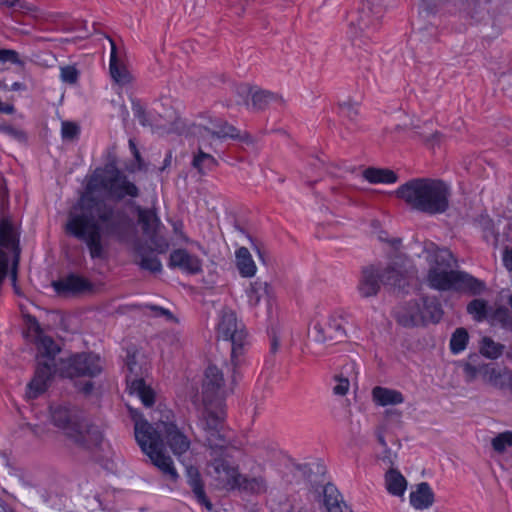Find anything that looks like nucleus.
<instances>
[{
	"mask_svg": "<svg viewBox=\"0 0 512 512\" xmlns=\"http://www.w3.org/2000/svg\"><path fill=\"white\" fill-rule=\"evenodd\" d=\"M79 126L73 122H62L61 134L62 138L66 140H73L79 135Z\"/></svg>",
	"mask_w": 512,
	"mask_h": 512,
	"instance_id": "obj_51",
	"label": "nucleus"
},
{
	"mask_svg": "<svg viewBox=\"0 0 512 512\" xmlns=\"http://www.w3.org/2000/svg\"><path fill=\"white\" fill-rule=\"evenodd\" d=\"M252 104L251 107L253 110L260 111L266 109L271 103H279L282 104L283 100L280 96L267 91V90H257L251 95Z\"/></svg>",
	"mask_w": 512,
	"mask_h": 512,
	"instance_id": "obj_37",
	"label": "nucleus"
},
{
	"mask_svg": "<svg viewBox=\"0 0 512 512\" xmlns=\"http://www.w3.org/2000/svg\"><path fill=\"white\" fill-rule=\"evenodd\" d=\"M395 318L397 323L403 327L411 328L424 326L421 298L411 300L400 306L395 312Z\"/></svg>",
	"mask_w": 512,
	"mask_h": 512,
	"instance_id": "obj_18",
	"label": "nucleus"
},
{
	"mask_svg": "<svg viewBox=\"0 0 512 512\" xmlns=\"http://www.w3.org/2000/svg\"><path fill=\"white\" fill-rule=\"evenodd\" d=\"M40 345L44 350L45 356L48 358L46 362L54 363V357L60 351L58 345L49 336H44L40 339Z\"/></svg>",
	"mask_w": 512,
	"mask_h": 512,
	"instance_id": "obj_48",
	"label": "nucleus"
},
{
	"mask_svg": "<svg viewBox=\"0 0 512 512\" xmlns=\"http://www.w3.org/2000/svg\"><path fill=\"white\" fill-rule=\"evenodd\" d=\"M469 342V334L463 327L457 328L450 338V351L452 354L457 355L463 352Z\"/></svg>",
	"mask_w": 512,
	"mask_h": 512,
	"instance_id": "obj_43",
	"label": "nucleus"
},
{
	"mask_svg": "<svg viewBox=\"0 0 512 512\" xmlns=\"http://www.w3.org/2000/svg\"><path fill=\"white\" fill-rule=\"evenodd\" d=\"M466 311L474 321L483 322L488 316V302L482 298H475L467 304Z\"/></svg>",
	"mask_w": 512,
	"mask_h": 512,
	"instance_id": "obj_40",
	"label": "nucleus"
},
{
	"mask_svg": "<svg viewBox=\"0 0 512 512\" xmlns=\"http://www.w3.org/2000/svg\"><path fill=\"white\" fill-rule=\"evenodd\" d=\"M380 11L374 12L370 2H363L361 7L349 14L348 35L353 46L366 48L372 41L380 26Z\"/></svg>",
	"mask_w": 512,
	"mask_h": 512,
	"instance_id": "obj_7",
	"label": "nucleus"
},
{
	"mask_svg": "<svg viewBox=\"0 0 512 512\" xmlns=\"http://www.w3.org/2000/svg\"><path fill=\"white\" fill-rule=\"evenodd\" d=\"M134 251L141 258L138 263L141 269L150 271L152 273L161 272V261L156 256L146 255V248L141 242H135Z\"/></svg>",
	"mask_w": 512,
	"mask_h": 512,
	"instance_id": "obj_32",
	"label": "nucleus"
},
{
	"mask_svg": "<svg viewBox=\"0 0 512 512\" xmlns=\"http://www.w3.org/2000/svg\"><path fill=\"white\" fill-rule=\"evenodd\" d=\"M52 285L54 290L60 295H77L90 292L93 289V285L88 279L74 273L54 281Z\"/></svg>",
	"mask_w": 512,
	"mask_h": 512,
	"instance_id": "obj_19",
	"label": "nucleus"
},
{
	"mask_svg": "<svg viewBox=\"0 0 512 512\" xmlns=\"http://www.w3.org/2000/svg\"><path fill=\"white\" fill-rule=\"evenodd\" d=\"M60 371L67 378L95 377L102 371L101 359L91 352L77 353L61 361Z\"/></svg>",
	"mask_w": 512,
	"mask_h": 512,
	"instance_id": "obj_8",
	"label": "nucleus"
},
{
	"mask_svg": "<svg viewBox=\"0 0 512 512\" xmlns=\"http://www.w3.org/2000/svg\"><path fill=\"white\" fill-rule=\"evenodd\" d=\"M382 460L388 464H393L392 452L389 448L384 449V456L382 457Z\"/></svg>",
	"mask_w": 512,
	"mask_h": 512,
	"instance_id": "obj_61",
	"label": "nucleus"
},
{
	"mask_svg": "<svg viewBox=\"0 0 512 512\" xmlns=\"http://www.w3.org/2000/svg\"><path fill=\"white\" fill-rule=\"evenodd\" d=\"M227 449L220 448V451L209 450L210 460L208 466L213 469L215 479L224 487L235 490L240 480L241 473L237 465L227 459Z\"/></svg>",
	"mask_w": 512,
	"mask_h": 512,
	"instance_id": "obj_10",
	"label": "nucleus"
},
{
	"mask_svg": "<svg viewBox=\"0 0 512 512\" xmlns=\"http://www.w3.org/2000/svg\"><path fill=\"white\" fill-rule=\"evenodd\" d=\"M0 131L14 138H21L23 136V133L20 130L11 125H1Z\"/></svg>",
	"mask_w": 512,
	"mask_h": 512,
	"instance_id": "obj_56",
	"label": "nucleus"
},
{
	"mask_svg": "<svg viewBox=\"0 0 512 512\" xmlns=\"http://www.w3.org/2000/svg\"><path fill=\"white\" fill-rule=\"evenodd\" d=\"M132 111L135 118L142 126H150L166 133L178 131L177 117L173 110H169L165 117L159 115L160 119H156L152 117L150 113L146 112L140 101H133Z\"/></svg>",
	"mask_w": 512,
	"mask_h": 512,
	"instance_id": "obj_13",
	"label": "nucleus"
},
{
	"mask_svg": "<svg viewBox=\"0 0 512 512\" xmlns=\"http://www.w3.org/2000/svg\"><path fill=\"white\" fill-rule=\"evenodd\" d=\"M18 242V235L11 220L2 218L0 220V285L7 276L9 266V255L2 248L14 250Z\"/></svg>",
	"mask_w": 512,
	"mask_h": 512,
	"instance_id": "obj_14",
	"label": "nucleus"
},
{
	"mask_svg": "<svg viewBox=\"0 0 512 512\" xmlns=\"http://www.w3.org/2000/svg\"><path fill=\"white\" fill-rule=\"evenodd\" d=\"M138 215V223L141 225L143 234L151 236L156 234L161 222L156 212L152 209L142 208L138 206L136 208Z\"/></svg>",
	"mask_w": 512,
	"mask_h": 512,
	"instance_id": "obj_27",
	"label": "nucleus"
},
{
	"mask_svg": "<svg viewBox=\"0 0 512 512\" xmlns=\"http://www.w3.org/2000/svg\"><path fill=\"white\" fill-rule=\"evenodd\" d=\"M105 192L115 200L137 198L140 190L115 165L96 169L87 185V192L78 201V213L70 214L66 232L85 243L92 259H105L107 247L103 238L127 243L136 233L133 218L121 207L99 199L91 192Z\"/></svg>",
	"mask_w": 512,
	"mask_h": 512,
	"instance_id": "obj_1",
	"label": "nucleus"
},
{
	"mask_svg": "<svg viewBox=\"0 0 512 512\" xmlns=\"http://www.w3.org/2000/svg\"><path fill=\"white\" fill-rule=\"evenodd\" d=\"M25 89H26L25 84L21 83V82H14L10 88L11 91H19V90H25Z\"/></svg>",
	"mask_w": 512,
	"mask_h": 512,
	"instance_id": "obj_63",
	"label": "nucleus"
},
{
	"mask_svg": "<svg viewBox=\"0 0 512 512\" xmlns=\"http://www.w3.org/2000/svg\"><path fill=\"white\" fill-rule=\"evenodd\" d=\"M55 371V363L39 362L33 378L26 386L25 398L35 400L46 392Z\"/></svg>",
	"mask_w": 512,
	"mask_h": 512,
	"instance_id": "obj_15",
	"label": "nucleus"
},
{
	"mask_svg": "<svg viewBox=\"0 0 512 512\" xmlns=\"http://www.w3.org/2000/svg\"><path fill=\"white\" fill-rule=\"evenodd\" d=\"M355 363L348 362L342 367V371L334 376L336 384L333 387V393L338 396H344L348 393L350 387L349 374L354 373Z\"/></svg>",
	"mask_w": 512,
	"mask_h": 512,
	"instance_id": "obj_33",
	"label": "nucleus"
},
{
	"mask_svg": "<svg viewBox=\"0 0 512 512\" xmlns=\"http://www.w3.org/2000/svg\"><path fill=\"white\" fill-rule=\"evenodd\" d=\"M319 495H322L323 504L328 512H352L350 507L342 500V497L335 485L327 483L321 486V491L316 489Z\"/></svg>",
	"mask_w": 512,
	"mask_h": 512,
	"instance_id": "obj_24",
	"label": "nucleus"
},
{
	"mask_svg": "<svg viewBox=\"0 0 512 512\" xmlns=\"http://www.w3.org/2000/svg\"><path fill=\"white\" fill-rule=\"evenodd\" d=\"M136 358L135 353H127L126 366L129 371L126 376L127 386L130 394L139 397L144 406L152 407L155 403V393L142 378L141 366L138 365Z\"/></svg>",
	"mask_w": 512,
	"mask_h": 512,
	"instance_id": "obj_11",
	"label": "nucleus"
},
{
	"mask_svg": "<svg viewBox=\"0 0 512 512\" xmlns=\"http://www.w3.org/2000/svg\"><path fill=\"white\" fill-rule=\"evenodd\" d=\"M209 133L213 137L217 138H231V139H240V140H246L249 138L248 135L245 137H242L240 135V131L234 127L233 125L229 124L227 121L218 120L213 124V129H207Z\"/></svg>",
	"mask_w": 512,
	"mask_h": 512,
	"instance_id": "obj_35",
	"label": "nucleus"
},
{
	"mask_svg": "<svg viewBox=\"0 0 512 512\" xmlns=\"http://www.w3.org/2000/svg\"><path fill=\"white\" fill-rule=\"evenodd\" d=\"M339 115L350 121H355L359 115L358 103L347 100L338 104Z\"/></svg>",
	"mask_w": 512,
	"mask_h": 512,
	"instance_id": "obj_46",
	"label": "nucleus"
},
{
	"mask_svg": "<svg viewBox=\"0 0 512 512\" xmlns=\"http://www.w3.org/2000/svg\"><path fill=\"white\" fill-rule=\"evenodd\" d=\"M492 363L483 362L479 355L470 354L467 360L462 364L465 381L471 383L478 377L486 380Z\"/></svg>",
	"mask_w": 512,
	"mask_h": 512,
	"instance_id": "obj_23",
	"label": "nucleus"
},
{
	"mask_svg": "<svg viewBox=\"0 0 512 512\" xmlns=\"http://www.w3.org/2000/svg\"><path fill=\"white\" fill-rule=\"evenodd\" d=\"M381 283L380 272L374 266H367L361 271L357 289L363 298L374 297L378 294Z\"/></svg>",
	"mask_w": 512,
	"mask_h": 512,
	"instance_id": "obj_20",
	"label": "nucleus"
},
{
	"mask_svg": "<svg viewBox=\"0 0 512 512\" xmlns=\"http://www.w3.org/2000/svg\"><path fill=\"white\" fill-rule=\"evenodd\" d=\"M422 314L424 315V326L429 323H438L442 319L443 309L436 298L422 297Z\"/></svg>",
	"mask_w": 512,
	"mask_h": 512,
	"instance_id": "obj_30",
	"label": "nucleus"
},
{
	"mask_svg": "<svg viewBox=\"0 0 512 512\" xmlns=\"http://www.w3.org/2000/svg\"><path fill=\"white\" fill-rule=\"evenodd\" d=\"M381 282L386 285L397 286L400 285L403 275L399 269L393 266H388L382 273H380Z\"/></svg>",
	"mask_w": 512,
	"mask_h": 512,
	"instance_id": "obj_47",
	"label": "nucleus"
},
{
	"mask_svg": "<svg viewBox=\"0 0 512 512\" xmlns=\"http://www.w3.org/2000/svg\"><path fill=\"white\" fill-rule=\"evenodd\" d=\"M12 63L24 67L25 62L20 58L19 53L12 49H0V64Z\"/></svg>",
	"mask_w": 512,
	"mask_h": 512,
	"instance_id": "obj_49",
	"label": "nucleus"
},
{
	"mask_svg": "<svg viewBox=\"0 0 512 512\" xmlns=\"http://www.w3.org/2000/svg\"><path fill=\"white\" fill-rule=\"evenodd\" d=\"M79 72L74 66H65L60 70V78L68 84H75L78 81Z\"/></svg>",
	"mask_w": 512,
	"mask_h": 512,
	"instance_id": "obj_50",
	"label": "nucleus"
},
{
	"mask_svg": "<svg viewBox=\"0 0 512 512\" xmlns=\"http://www.w3.org/2000/svg\"><path fill=\"white\" fill-rule=\"evenodd\" d=\"M484 382L500 390L509 389L512 393V371L508 368L497 369L492 364Z\"/></svg>",
	"mask_w": 512,
	"mask_h": 512,
	"instance_id": "obj_26",
	"label": "nucleus"
},
{
	"mask_svg": "<svg viewBox=\"0 0 512 512\" xmlns=\"http://www.w3.org/2000/svg\"><path fill=\"white\" fill-rule=\"evenodd\" d=\"M204 409L198 420V426L204 432L205 446L214 452L220 448H229L231 441L224 431L225 404L222 400L203 403Z\"/></svg>",
	"mask_w": 512,
	"mask_h": 512,
	"instance_id": "obj_6",
	"label": "nucleus"
},
{
	"mask_svg": "<svg viewBox=\"0 0 512 512\" xmlns=\"http://www.w3.org/2000/svg\"><path fill=\"white\" fill-rule=\"evenodd\" d=\"M4 6L15 8L17 10H24L27 8V3L22 0H2V4Z\"/></svg>",
	"mask_w": 512,
	"mask_h": 512,
	"instance_id": "obj_55",
	"label": "nucleus"
},
{
	"mask_svg": "<svg viewBox=\"0 0 512 512\" xmlns=\"http://www.w3.org/2000/svg\"><path fill=\"white\" fill-rule=\"evenodd\" d=\"M236 489L252 495L264 494L269 489L267 477L265 475V467L258 466V471H251L250 474H241Z\"/></svg>",
	"mask_w": 512,
	"mask_h": 512,
	"instance_id": "obj_17",
	"label": "nucleus"
},
{
	"mask_svg": "<svg viewBox=\"0 0 512 512\" xmlns=\"http://www.w3.org/2000/svg\"><path fill=\"white\" fill-rule=\"evenodd\" d=\"M129 148L135 158V160L140 164L141 162V155H140V152L136 146V143L134 142V140L130 139L129 140Z\"/></svg>",
	"mask_w": 512,
	"mask_h": 512,
	"instance_id": "obj_57",
	"label": "nucleus"
},
{
	"mask_svg": "<svg viewBox=\"0 0 512 512\" xmlns=\"http://www.w3.org/2000/svg\"><path fill=\"white\" fill-rule=\"evenodd\" d=\"M363 178L372 184H392L397 182L398 175L387 168L369 167L363 171Z\"/></svg>",
	"mask_w": 512,
	"mask_h": 512,
	"instance_id": "obj_29",
	"label": "nucleus"
},
{
	"mask_svg": "<svg viewBox=\"0 0 512 512\" xmlns=\"http://www.w3.org/2000/svg\"><path fill=\"white\" fill-rule=\"evenodd\" d=\"M492 317L503 329L512 332V313L507 307H497Z\"/></svg>",
	"mask_w": 512,
	"mask_h": 512,
	"instance_id": "obj_44",
	"label": "nucleus"
},
{
	"mask_svg": "<svg viewBox=\"0 0 512 512\" xmlns=\"http://www.w3.org/2000/svg\"><path fill=\"white\" fill-rule=\"evenodd\" d=\"M51 420L74 444L84 449L98 447L103 440L99 426L87 419L80 420L76 411L65 406H57L51 411Z\"/></svg>",
	"mask_w": 512,
	"mask_h": 512,
	"instance_id": "obj_4",
	"label": "nucleus"
},
{
	"mask_svg": "<svg viewBox=\"0 0 512 512\" xmlns=\"http://www.w3.org/2000/svg\"><path fill=\"white\" fill-rule=\"evenodd\" d=\"M504 266L509 270L512 271V249L506 250L504 257H503Z\"/></svg>",
	"mask_w": 512,
	"mask_h": 512,
	"instance_id": "obj_58",
	"label": "nucleus"
},
{
	"mask_svg": "<svg viewBox=\"0 0 512 512\" xmlns=\"http://www.w3.org/2000/svg\"><path fill=\"white\" fill-rule=\"evenodd\" d=\"M279 349V338L278 336L273 333L271 336H270V351L272 353H276Z\"/></svg>",
	"mask_w": 512,
	"mask_h": 512,
	"instance_id": "obj_59",
	"label": "nucleus"
},
{
	"mask_svg": "<svg viewBox=\"0 0 512 512\" xmlns=\"http://www.w3.org/2000/svg\"><path fill=\"white\" fill-rule=\"evenodd\" d=\"M79 390L83 394L89 395L93 390V383L91 381H87L79 388Z\"/></svg>",
	"mask_w": 512,
	"mask_h": 512,
	"instance_id": "obj_60",
	"label": "nucleus"
},
{
	"mask_svg": "<svg viewBox=\"0 0 512 512\" xmlns=\"http://www.w3.org/2000/svg\"><path fill=\"white\" fill-rule=\"evenodd\" d=\"M217 332L218 337L231 342L232 360L242 354L247 333L243 324L238 322L235 312L226 309L222 311Z\"/></svg>",
	"mask_w": 512,
	"mask_h": 512,
	"instance_id": "obj_9",
	"label": "nucleus"
},
{
	"mask_svg": "<svg viewBox=\"0 0 512 512\" xmlns=\"http://www.w3.org/2000/svg\"><path fill=\"white\" fill-rule=\"evenodd\" d=\"M427 281L431 288L439 291H457L480 295L486 290L484 281L471 274L452 268L430 267Z\"/></svg>",
	"mask_w": 512,
	"mask_h": 512,
	"instance_id": "obj_5",
	"label": "nucleus"
},
{
	"mask_svg": "<svg viewBox=\"0 0 512 512\" xmlns=\"http://www.w3.org/2000/svg\"><path fill=\"white\" fill-rule=\"evenodd\" d=\"M505 346L501 343L495 342L490 337H483L480 343V353L482 356L496 360L498 359L504 352Z\"/></svg>",
	"mask_w": 512,
	"mask_h": 512,
	"instance_id": "obj_41",
	"label": "nucleus"
},
{
	"mask_svg": "<svg viewBox=\"0 0 512 512\" xmlns=\"http://www.w3.org/2000/svg\"><path fill=\"white\" fill-rule=\"evenodd\" d=\"M434 502V493L430 485L422 482L417 485V489L410 493V503L417 509H426Z\"/></svg>",
	"mask_w": 512,
	"mask_h": 512,
	"instance_id": "obj_28",
	"label": "nucleus"
},
{
	"mask_svg": "<svg viewBox=\"0 0 512 512\" xmlns=\"http://www.w3.org/2000/svg\"><path fill=\"white\" fill-rule=\"evenodd\" d=\"M135 439L141 450L150 458L164 475L172 481L179 477L170 456L163 452V439L160 433H164L166 444L176 456L186 453L191 445L188 437L172 422H160L155 428L146 420H138L134 427Z\"/></svg>",
	"mask_w": 512,
	"mask_h": 512,
	"instance_id": "obj_2",
	"label": "nucleus"
},
{
	"mask_svg": "<svg viewBox=\"0 0 512 512\" xmlns=\"http://www.w3.org/2000/svg\"><path fill=\"white\" fill-rule=\"evenodd\" d=\"M492 448L497 453H503L507 448L512 447V431L499 433L491 441Z\"/></svg>",
	"mask_w": 512,
	"mask_h": 512,
	"instance_id": "obj_45",
	"label": "nucleus"
},
{
	"mask_svg": "<svg viewBox=\"0 0 512 512\" xmlns=\"http://www.w3.org/2000/svg\"><path fill=\"white\" fill-rule=\"evenodd\" d=\"M476 223L479 227L482 228V230L485 232L486 236L492 235L496 236V232L494 229V223L492 219L487 214H481L476 219Z\"/></svg>",
	"mask_w": 512,
	"mask_h": 512,
	"instance_id": "obj_52",
	"label": "nucleus"
},
{
	"mask_svg": "<svg viewBox=\"0 0 512 512\" xmlns=\"http://www.w3.org/2000/svg\"><path fill=\"white\" fill-rule=\"evenodd\" d=\"M0 512H15L3 499L0 498Z\"/></svg>",
	"mask_w": 512,
	"mask_h": 512,
	"instance_id": "obj_62",
	"label": "nucleus"
},
{
	"mask_svg": "<svg viewBox=\"0 0 512 512\" xmlns=\"http://www.w3.org/2000/svg\"><path fill=\"white\" fill-rule=\"evenodd\" d=\"M372 399L375 404L383 407L404 402V396L400 391L382 386H376L372 389Z\"/></svg>",
	"mask_w": 512,
	"mask_h": 512,
	"instance_id": "obj_25",
	"label": "nucleus"
},
{
	"mask_svg": "<svg viewBox=\"0 0 512 512\" xmlns=\"http://www.w3.org/2000/svg\"><path fill=\"white\" fill-rule=\"evenodd\" d=\"M170 266L179 267L189 274L202 272V261L185 249H176L170 254Z\"/></svg>",
	"mask_w": 512,
	"mask_h": 512,
	"instance_id": "obj_21",
	"label": "nucleus"
},
{
	"mask_svg": "<svg viewBox=\"0 0 512 512\" xmlns=\"http://www.w3.org/2000/svg\"><path fill=\"white\" fill-rule=\"evenodd\" d=\"M395 194L412 210L437 215L448 210L451 189L446 182L439 179L414 178L400 185Z\"/></svg>",
	"mask_w": 512,
	"mask_h": 512,
	"instance_id": "obj_3",
	"label": "nucleus"
},
{
	"mask_svg": "<svg viewBox=\"0 0 512 512\" xmlns=\"http://www.w3.org/2000/svg\"><path fill=\"white\" fill-rule=\"evenodd\" d=\"M268 288V284L260 280L250 283L249 288L246 290L249 305L251 307L257 306L263 296L268 293Z\"/></svg>",
	"mask_w": 512,
	"mask_h": 512,
	"instance_id": "obj_42",
	"label": "nucleus"
},
{
	"mask_svg": "<svg viewBox=\"0 0 512 512\" xmlns=\"http://www.w3.org/2000/svg\"><path fill=\"white\" fill-rule=\"evenodd\" d=\"M236 266L242 277L250 278L256 273V265L251 253L246 247H240L236 251Z\"/></svg>",
	"mask_w": 512,
	"mask_h": 512,
	"instance_id": "obj_31",
	"label": "nucleus"
},
{
	"mask_svg": "<svg viewBox=\"0 0 512 512\" xmlns=\"http://www.w3.org/2000/svg\"><path fill=\"white\" fill-rule=\"evenodd\" d=\"M341 316L331 315L323 320H317L309 330V336L317 343L341 341L346 333Z\"/></svg>",
	"mask_w": 512,
	"mask_h": 512,
	"instance_id": "obj_12",
	"label": "nucleus"
},
{
	"mask_svg": "<svg viewBox=\"0 0 512 512\" xmlns=\"http://www.w3.org/2000/svg\"><path fill=\"white\" fill-rule=\"evenodd\" d=\"M186 477L187 484L189 485L191 491L193 492V495L197 502L200 505L204 506L208 511H212L213 504L206 495L204 482L198 468L194 466L187 467Z\"/></svg>",
	"mask_w": 512,
	"mask_h": 512,
	"instance_id": "obj_22",
	"label": "nucleus"
},
{
	"mask_svg": "<svg viewBox=\"0 0 512 512\" xmlns=\"http://www.w3.org/2000/svg\"><path fill=\"white\" fill-rule=\"evenodd\" d=\"M111 42V54H110V74L113 80L119 84H127L130 81L129 73L125 66L118 63L116 46L112 40Z\"/></svg>",
	"mask_w": 512,
	"mask_h": 512,
	"instance_id": "obj_34",
	"label": "nucleus"
},
{
	"mask_svg": "<svg viewBox=\"0 0 512 512\" xmlns=\"http://www.w3.org/2000/svg\"><path fill=\"white\" fill-rule=\"evenodd\" d=\"M428 262L430 267L452 268L456 262L452 253L444 248H435L428 251Z\"/></svg>",
	"mask_w": 512,
	"mask_h": 512,
	"instance_id": "obj_36",
	"label": "nucleus"
},
{
	"mask_svg": "<svg viewBox=\"0 0 512 512\" xmlns=\"http://www.w3.org/2000/svg\"><path fill=\"white\" fill-rule=\"evenodd\" d=\"M217 164V160L211 154L203 152L201 148H199L192 160V166L202 175L213 170Z\"/></svg>",
	"mask_w": 512,
	"mask_h": 512,
	"instance_id": "obj_39",
	"label": "nucleus"
},
{
	"mask_svg": "<svg viewBox=\"0 0 512 512\" xmlns=\"http://www.w3.org/2000/svg\"><path fill=\"white\" fill-rule=\"evenodd\" d=\"M150 309L155 311L158 316L166 317L167 320H170V321L176 320L174 315H173V313L170 310L166 309V308H163V307H160V306H156V305H152V306H150Z\"/></svg>",
	"mask_w": 512,
	"mask_h": 512,
	"instance_id": "obj_54",
	"label": "nucleus"
},
{
	"mask_svg": "<svg viewBox=\"0 0 512 512\" xmlns=\"http://www.w3.org/2000/svg\"><path fill=\"white\" fill-rule=\"evenodd\" d=\"M377 440L384 449L388 448L386 440L381 432L377 433Z\"/></svg>",
	"mask_w": 512,
	"mask_h": 512,
	"instance_id": "obj_64",
	"label": "nucleus"
},
{
	"mask_svg": "<svg viewBox=\"0 0 512 512\" xmlns=\"http://www.w3.org/2000/svg\"><path fill=\"white\" fill-rule=\"evenodd\" d=\"M152 245L154 246V249L158 252V253H165L168 248H169V243L168 241L163 238V237H159L157 236V233L156 234H152L151 236H147Z\"/></svg>",
	"mask_w": 512,
	"mask_h": 512,
	"instance_id": "obj_53",
	"label": "nucleus"
},
{
	"mask_svg": "<svg viewBox=\"0 0 512 512\" xmlns=\"http://www.w3.org/2000/svg\"><path fill=\"white\" fill-rule=\"evenodd\" d=\"M224 378L222 372L214 365L207 367L203 382L202 395L203 403L224 402Z\"/></svg>",
	"mask_w": 512,
	"mask_h": 512,
	"instance_id": "obj_16",
	"label": "nucleus"
},
{
	"mask_svg": "<svg viewBox=\"0 0 512 512\" xmlns=\"http://www.w3.org/2000/svg\"><path fill=\"white\" fill-rule=\"evenodd\" d=\"M385 482L390 494L395 496L403 495L407 482L398 470L390 469L385 475Z\"/></svg>",
	"mask_w": 512,
	"mask_h": 512,
	"instance_id": "obj_38",
	"label": "nucleus"
}]
</instances>
